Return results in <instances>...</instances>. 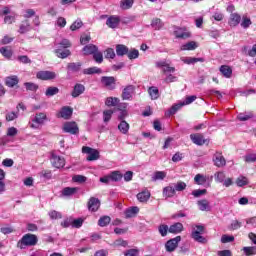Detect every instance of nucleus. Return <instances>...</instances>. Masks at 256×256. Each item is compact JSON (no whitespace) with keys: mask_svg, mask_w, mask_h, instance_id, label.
Segmentation results:
<instances>
[{"mask_svg":"<svg viewBox=\"0 0 256 256\" xmlns=\"http://www.w3.org/2000/svg\"><path fill=\"white\" fill-rule=\"evenodd\" d=\"M39 239L35 234H25L21 240L18 241L17 247L18 249H25V247H34L37 244Z\"/></svg>","mask_w":256,"mask_h":256,"instance_id":"obj_1","label":"nucleus"},{"mask_svg":"<svg viewBox=\"0 0 256 256\" xmlns=\"http://www.w3.org/2000/svg\"><path fill=\"white\" fill-rule=\"evenodd\" d=\"M31 121L30 127H32V129H39V127L44 125L47 121V114L43 112L36 113L35 116L31 118Z\"/></svg>","mask_w":256,"mask_h":256,"instance_id":"obj_2","label":"nucleus"},{"mask_svg":"<svg viewBox=\"0 0 256 256\" xmlns=\"http://www.w3.org/2000/svg\"><path fill=\"white\" fill-rule=\"evenodd\" d=\"M82 153H86L87 161H97L99 159V152L91 147L84 146L82 148Z\"/></svg>","mask_w":256,"mask_h":256,"instance_id":"obj_3","label":"nucleus"},{"mask_svg":"<svg viewBox=\"0 0 256 256\" xmlns=\"http://www.w3.org/2000/svg\"><path fill=\"white\" fill-rule=\"evenodd\" d=\"M180 242L181 236H176L175 238L168 240L165 244L166 251L172 253V251H174L176 247H179Z\"/></svg>","mask_w":256,"mask_h":256,"instance_id":"obj_4","label":"nucleus"},{"mask_svg":"<svg viewBox=\"0 0 256 256\" xmlns=\"http://www.w3.org/2000/svg\"><path fill=\"white\" fill-rule=\"evenodd\" d=\"M64 133H70L71 135H77L79 133V126L75 122H66L63 126Z\"/></svg>","mask_w":256,"mask_h":256,"instance_id":"obj_5","label":"nucleus"},{"mask_svg":"<svg viewBox=\"0 0 256 256\" xmlns=\"http://www.w3.org/2000/svg\"><path fill=\"white\" fill-rule=\"evenodd\" d=\"M212 161L216 167H225L227 165V161L221 152H216L213 155Z\"/></svg>","mask_w":256,"mask_h":256,"instance_id":"obj_6","label":"nucleus"},{"mask_svg":"<svg viewBox=\"0 0 256 256\" xmlns=\"http://www.w3.org/2000/svg\"><path fill=\"white\" fill-rule=\"evenodd\" d=\"M115 77L113 76H103L101 78V83L104 87H107L110 91L115 89Z\"/></svg>","mask_w":256,"mask_h":256,"instance_id":"obj_7","label":"nucleus"},{"mask_svg":"<svg viewBox=\"0 0 256 256\" xmlns=\"http://www.w3.org/2000/svg\"><path fill=\"white\" fill-rule=\"evenodd\" d=\"M51 163L56 169H63L65 167V158L52 154Z\"/></svg>","mask_w":256,"mask_h":256,"instance_id":"obj_8","label":"nucleus"},{"mask_svg":"<svg viewBox=\"0 0 256 256\" xmlns=\"http://www.w3.org/2000/svg\"><path fill=\"white\" fill-rule=\"evenodd\" d=\"M37 79H41L42 81H51V79H55L57 75L55 72L51 71H39L36 74Z\"/></svg>","mask_w":256,"mask_h":256,"instance_id":"obj_9","label":"nucleus"},{"mask_svg":"<svg viewBox=\"0 0 256 256\" xmlns=\"http://www.w3.org/2000/svg\"><path fill=\"white\" fill-rule=\"evenodd\" d=\"M99 207H101V201L98 198L91 197L88 201V211L95 213L99 211Z\"/></svg>","mask_w":256,"mask_h":256,"instance_id":"obj_10","label":"nucleus"},{"mask_svg":"<svg viewBox=\"0 0 256 256\" xmlns=\"http://www.w3.org/2000/svg\"><path fill=\"white\" fill-rule=\"evenodd\" d=\"M174 35L177 39H189L191 37V32L187 28H176L174 30Z\"/></svg>","mask_w":256,"mask_h":256,"instance_id":"obj_11","label":"nucleus"},{"mask_svg":"<svg viewBox=\"0 0 256 256\" xmlns=\"http://www.w3.org/2000/svg\"><path fill=\"white\" fill-rule=\"evenodd\" d=\"M119 23H121V18L119 16H109L108 19L106 20V25L110 29H117L119 27Z\"/></svg>","mask_w":256,"mask_h":256,"instance_id":"obj_12","label":"nucleus"},{"mask_svg":"<svg viewBox=\"0 0 256 256\" xmlns=\"http://www.w3.org/2000/svg\"><path fill=\"white\" fill-rule=\"evenodd\" d=\"M133 93H135V86L128 85L122 91V99L124 101H129L133 97Z\"/></svg>","mask_w":256,"mask_h":256,"instance_id":"obj_13","label":"nucleus"},{"mask_svg":"<svg viewBox=\"0 0 256 256\" xmlns=\"http://www.w3.org/2000/svg\"><path fill=\"white\" fill-rule=\"evenodd\" d=\"M71 115H73V109L69 106H64L57 114V117L62 119H71Z\"/></svg>","mask_w":256,"mask_h":256,"instance_id":"obj_14","label":"nucleus"},{"mask_svg":"<svg viewBox=\"0 0 256 256\" xmlns=\"http://www.w3.org/2000/svg\"><path fill=\"white\" fill-rule=\"evenodd\" d=\"M190 139L195 145L201 146L207 143V139H205V136H203V134H191Z\"/></svg>","mask_w":256,"mask_h":256,"instance_id":"obj_15","label":"nucleus"},{"mask_svg":"<svg viewBox=\"0 0 256 256\" xmlns=\"http://www.w3.org/2000/svg\"><path fill=\"white\" fill-rule=\"evenodd\" d=\"M219 71L226 79H231V77H233V68L229 65L220 66Z\"/></svg>","mask_w":256,"mask_h":256,"instance_id":"obj_16","label":"nucleus"},{"mask_svg":"<svg viewBox=\"0 0 256 256\" xmlns=\"http://www.w3.org/2000/svg\"><path fill=\"white\" fill-rule=\"evenodd\" d=\"M184 229L185 228L183 226V223L176 222V223L172 224L169 227V233H173L174 235H178L179 233H183Z\"/></svg>","mask_w":256,"mask_h":256,"instance_id":"obj_17","label":"nucleus"},{"mask_svg":"<svg viewBox=\"0 0 256 256\" xmlns=\"http://www.w3.org/2000/svg\"><path fill=\"white\" fill-rule=\"evenodd\" d=\"M29 31H31L29 20L22 21L19 25L18 33H20V35H25V33H29Z\"/></svg>","mask_w":256,"mask_h":256,"instance_id":"obj_18","label":"nucleus"},{"mask_svg":"<svg viewBox=\"0 0 256 256\" xmlns=\"http://www.w3.org/2000/svg\"><path fill=\"white\" fill-rule=\"evenodd\" d=\"M137 199L140 203H147L151 199V192L149 190H144L137 194Z\"/></svg>","mask_w":256,"mask_h":256,"instance_id":"obj_19","label":"nucleus"},{"mask_svg":"<svg viewBox=\"0 0 256 256\" xmlns=\"http://www.w3.org/2000/svg\"><path fill=\"white\" fill-rule=\"evenodd\" d=\"M97 51L99 48L95 44H88L83 48L84 55H94Z\"/></svg>","mask_w":256,"mask_h":256,"instance_id":"obj_20","label":"nucleus"},{"mask_svg":"<svg viewBox=\"0 0 256 256\" xmlns=\"http://www.w3.org/2000/svg\"><path fill=\"white\" fill-rule=\"evenodd\" d=\"M197 205L200 211H211V205L207 199L198 200Z\"/></svg>","mask_w":256,"mask_h":256,"instance_id":"obj_21","label":"nucleus"},{"mask_svg":"<svg viewBox=\"0 0 256 256\" xmlns=\"http://www.w3.org/2000/svg\"><path fill=\"white\" fill-rule=\"evenodd\" d=\"M191 237L197 243H201L202 245L207 244V238L203 237V233L192 232Z\"/></svg>","mask_w":256,"mask_h":256,"instance_id":"obj_22","label":"nucleus"},{"mask_svg":"<svg viewBox=\"0 0 256 256\" xmlns=\"http://www.w3.org/2000/svg\"><path fill=\"white\" fill-rule=\"evenodd\" d=\"M83 93H85V86L83 84H76L71 95L76 98L79 97V95H83Z\"/></svg>","mask_w":256,"mask_h":256,"instance_id":"obj_23","label":"nucleus"},{"mask_svg":"<svg viewBox=\"0 0 256 256\" xmlns=\"http://www.w3.org/2000/svg\"><path fill=\"white\" fill-rule=\"evenodd\" d=\"M239 23H241V16L237 13H232L230 15V21H229L230 27H237Z\"/></svg>","mask_w":256,"mask_h":256,"instance_id":"obj_24","label":"nucleus"},{"mask_svg":"<svg viewBox=\"0 0 256 256\" xmlns=\"http://www.w3.org/2000/svg\"><path fill=\"white\" fill-rule=\"evenodd\" d=\"M129 53V48L123 44L116 45V55L118 57H123V55H127Z\"/></svg>","mask_w":256,"mask_h":256,"instance_id":"obj_25","label":"nucleus"},{"mask_svg":"<svg viewBox=\"0 0 256 256\" xmlns=\"http://www.w3.org/2000/svg\"><path fill=\"white\" fill-rule=\"evenodd\" d=\"M183 63H185L186 65H195V63H203V61H205V59L203 58H193V57H185L182 58Z\"/></svg>","mask_w":256,"mask_h":256,"instance_id":"obj_26","label":"nucleus"},{"mask_svg":"<svg viewBox=\"0 0 256 256\" xmlns=\"http://www.w3.org/2000/svg\"><path fill=\"white\" fill-rule=\"evenodd\" d=\"M19 83V78L17 76L6 77L5 84L7 87H15Z\"/></svg>","mask_w":256,"mask_h":256,"instance_id":"obj_27","label":"nucleus"},{"mask_svg":"<svg viewBox=\"0 0 256 256\" xmlns=\"http://www.w3.org/2000/svg\"><path fill=\"white\" fill-rule=\"evenodd\" d=\"M137 213H139V207L137 206L130 207L125 211V215L127 219H131V217H135Z\"/></svg>","mask_w":256,"mask_h":256,"instance_id":"obj_28","label":"nucleus"},{"mask_svg":"<svg viewBox=\"0 0 256 256\" xmlns=\"http://www.w3.org/2000/svg\"><path fill=\"white\" fill-rule=\"evenodd\" d=\"M77 191H79V188L76 187H66L62 190V195L64 197H71V195H75V193H77Z\"/></svg>","mask_w":256,"mask_h":256,"instance_id":"obj_29","label":"nucleus"},{"mask_svg":"<svg viewBox=\"0 0 256 256\" xmlns=\"http://www.w3.org/2000/svg\"><path fill=\"white\" fill-rule=\"evenodd\" d=\"M118 130L123 135H127V133H129V123H127L125 120H122L118 125Z\"/></svg>","mask_w":256,"mask_h":256,"instance_id":"obj_30","label":"nucleus"},{"mask_svg":"<svg viewBox=\"0 0 256 256\" xmlns=\"http://www.w3.org/2000/svg\"><path fill=\"white\" fill-rule=\"evenodd\" d=\"M197 47V43L195 41L188 42L186 44H183L180 47L181 51H195V48Z\"/></svg>","mask_w":256,"mask_h":256,"instance_id":"obj_31","label":"nucleus"},{"mask_svg":"<svg viewBox=\"0 0 256 256\" xmlns=\"http://www.w3.org/2000/svg\"><path fill=\"white\" fill-rule=\"evenodd\" d=\"M84 75H95L96 74H101L103 73V70H101L100 68L97 67H90V68H86L83 70Z\"/></svg>","mask_w":256,"mask_h":256,"instance_id":"obj_32","label":"nucleus"},{"mask_svg":"<svg viewBox=\"0 0 256 256\" xmlns=\"http://www.w3.org/2000/svg\"><path fill=\"white\" fill-rule=\"evenodd\" d=\"M163 21L159 18H154L151 22V27L155 29V31H159L160 29H163Z\"/></svg>","mask_w":256,"mask_h":256,"instance_id":"obj_33","label":"nucleus"},{"mask_svg":"<svg viewBox=\"0 0 256 256\" xmlns=\"http://www.w3.org/2000/svg\"><path fill=\"white\" fill-rule=\"evenodd\" d=\"M181 107H183V104L178 103L173 105L168 112H166V117H171V115H175V113H177L179 111V109H181Z\"/></svg>","mask_w":256,"mask_h":256,"instance_id":"obj_34","label":"nucleus"},{"mask_svg":"<svg viewBox=\"0 0 256 256\" xmlns=\"http://www.w3.org/2000/svg\"><path fill=\"white\" fill-rule=\"evenodd\" d=\"M148 93L152 100L159 99V89L155 86L148 88Z\"/></svg>","mask_w":256,"mask_h":256,"instance_id":"obj_35","label":"nucleus"},{"mask_svg":"<svg viewBox=\"0 0 256 256\" xmlns=\"http://www.w3.org/2000/svg\"><path fill=\"white\" fill-rule=\"evenodd\" d=\"M68 71H71L72 73H77L78 71H81V63L80 62H73L69 63L67 66Z\"/></svg>","mask_w":256,"mask_h":256,"instance_id":"obj_36","label":"nucleus"},{"mask_svg":"<svg viewBox=\"0 0 256 256\" xmlns=\"http://www.w3.org/2000/svg\"><path fill=\"white\" fill-rule=\"evenodd\" d=\"M253 117V112H245L238 114L237 119L239 121H249V119H253Z\"/></svg>","mask_w":256,"mask_h":256,"instance_id":"obj_37","label":"nucleus"},{"mask_svg":"<svg viewBox=\"0 0 256 256\" xmlns=\"http://www.w3.org/2000/svg\"><path fill=\"white\" fill-rule=\"evenodd\" d=\"M194 181L196 185H205V183H207V176L203 174H197L194 177Z\"/></svg>","mask_w":256,"mask_h":256,"instance_id":"obj_38","label":"nucleus"},{"mask_svg":"<svg viewBox=\"0 0 256 256\" xmlns=\"http://www.w3.org/2000/svg\"><path fill=\"white\" fill-rule=\"evenodd\" d=\"M55 54L57 55V57H59V59H67V57L71 55V51L69 50L62 51L61 49H56Z\"/></svg>","mask_w":256,"mask_h":256,"instance_id":"obj_39","label":"nucleus"},{"mask_svg":"<svg viewBox=\"0 0 256 256\" xmlns=\"http://www.w3.org/2000/svg\"><path fill=\"white\" fill-rule=\"evenodd\" d=\"M0 53L5 57L6 59H11L13 57V51L9 47H2L0 49Z\"/></svg>","mask_w":256,"mask_h":256,"instance_id":"obj_40","label":"nucleus"},{"mask_svg":"<svg viewBox=\"0 0 256 256\" xmlns=\"http://www.w3.org/2000/svg\"><path fill=\"white\" fill-rule=\"evenodd\" d=\"M176 191L173 186H168L163 189V195L164 197H173L175 195Z\"/></svg>","mask_w":256,"mask_h":256,"instance_id":"obj_41","label":"nucleus"},{"mask_svg":"<svg viewBox=\"0 0 256 256\" xmlns=\"http://www.w3.org/2000/svg\"><path fill=\"white\" fill-rule=\"evenodd\" d=\"M158 232L160 233L161 237H167V233H169V226L166 224H160L158 226Z\"/></svg>","mask_w":256,"mask_h":256,"instance_id":"obj_42","label":"nucleus"},{"mask_svg":"<svg viewBox=\"0 0 256 256\" xmlns=\"http://www.w3.org/2000/svg\"><path fill=\"white\" fill-rule=\"evenodd\" d=\"M110 179L115 182L121 181V179H123V174L119 171H113L110 173Z\"/></svg>","mask_w":256,"mask_h":256,"instance_id":"obj_43","label":"nucleus"},{"mask_svg":"<svg viewBox=\"0 0 256 256\" xmlns=\"http://www.w3.org/2000/svg\"><path fill=\"white\" fill-rule=\"evenodd\" d=\"M111 223V217L103 216L98 220V225L100 227H107Z\"/></svg>","mask_w":256,"mask_h":256,"instance_id":"obj_44","label":"nucleus"},{"mask_svg":"<svg viewBox=\"0 0 256 256\" xmlns=\"http://www.w3.org/2000/svg\"><path fill=\"white\" fill-rule=\"evenodd\" d=\"M59 93V88L57 87H48L46 89L45 95L46 97H53V95H57Z\"/></svg>","mask_w":256,"mask_h":256,"instance_id":"obj_45","label":"nucleus"},{"mask_svg":"<svg viewBox=\"0 0 256 256\" xmlns=\"http://www.w3.org/2000/svg\"><path fill=\"white\" fill-rule=\"evenodd\" d=\"M120 7L124 10L131 9L133 7V0H122Z\"/></svg>","mask_w":256,"mask_h":256,"instance_id":"obj_46","label":"nucleus"},{"mask_svg":"<svg viewBox=\"0 0 256 256\" xmlns=\"http://www.w3.org/2000/svg\"><path fill=\"white\" fill-rule=\"evenodd\" d=\"M24 87L26 88V91H37V89H39V86L33 82L24 83Z\"/></svg>","mask_w":256,"mask_h":256,"instance_id":"obj_47","label":"nucleus"},{"mask_svg":"<svg viewBox=\"0 0 256 256\" xmlns=\"http://www.w3.org/2000/svg\"><path fill=\"white\" fill-rule=\"evenodd\" d=\"M249 181L247 180V177L245 176H240L236 180V185L238 187H244V185H248Z\"/></svg>","mask_w":256,"mask_h":256,"instance_id":"obj_48","label":"nucleus"},{"mask_svg":"<svg viewBox=\"0 0 256 256\" xmlns=\"http://www.w3.org/2000/svg\"><path fill=\"white\" fill-rule=\"evenodd\" d=\"M111 117H113V110H105L103 112L104 123H109V121H111Z\"/></svg>","mask_w":256,"mask_h":256,"instance_id":"obj_49","label":"nucleus"},{"mask_svg":"<svg viewBox=\"0 0 256 256\" xmlns=\"http://www.w3.org/2000/svg\"><path fill=\"white\" fill-rule=\"evenodd\" d=\"M105 103L107 107H115L119 103V98L108 97Z\"/></svg>","mask_w":256,"mask_h":256,"instance_id":"obj_50","label":"nucleus"},{"mask_svg":"<svg viewBox=\"0 0 256 256\" xmlns=\"http://www.w3.org/2000/svg\"><path fill=\"white\" fill-rule=\"evenodd\" d=\"M165 177H166L165 172L158 171L152 177V181H163V179H165Z\"/></svg>","mask_w":256,"mask_h":256,"instance_id":"obj_51","label":"nucleus"},{"mask_svg":"<svg viewBox=\"0 0 256 256\" xmlns=\"http://www.w3.org/2000/svg\"><path fill=\"white\" fill-rule=\"evenodd\" d=\"M105 59H115V50L113 48H108L104 51Z\"/></svg>","mask_w":256,"mask_h":256,"instance_id":"obj_52","label":"nucleus"},{"mask_svg":"<svg viewBox=\"0 0 256 256\" xmlns=\"http://www.w3.org/2000/svg\"><path fill=\"white\" fill-rule=\"evenodd\" d=\"M175 191H185L187 189V184L185 182L179 181L174 184Z\"/></svg>","mask_w":256,"mask_h":256,"instance_id":"obj_53","label":"nucleus"},{"mask_svg":"<svg viewBox=\"0 0 256 256\" xmlns=\"http://www.w3.org/2000/svg\"><path fill=\"white\" fill-rule=\"evenodd\" d=\"M93 59L96 63H103V53H101L99 50L94 52Z\"/></svg>","mask_w":256,"mask_h":256,"instance_id":"obj_54","label":"nucleus"},{"mask_svg":"<svg viewBox=\"0 0 256 256\" xmlns=\"http://www.w3.org/2000/svg\"><path fill=\"white\" fill-rule=\"evenodd\" d=\"M72 181L74 183H85V181H87V177H85L83 175H74L72 177Z\"/></svg>","mask_w":256,"mask_h":256,"instance_id":"obj_55","label":"nucleus"},{"mask_svg":"<svg viewBox=\"0 0 256 256\" xmlns=\"http://www.w3.org/2000/svg\"><path fill=\"white\" fill-rule=\"evenodd\" d=\"M83 27V21L81 20H76L71 26L70 30L71 31H77V29H81Z\"/></svg>","mask_w":256,"mask_h":256,"instance_id":"obj_56","label":"nucleus"},{"mask_svg":"<svg viewBox=\"0 0 256 256\" xmlns=\"http://www.w3.org/2000/svg\"><path fill=\"white\" fill-rule=\"evenodd\" d=\"M251 23L252 22L250 18H247V16H243L241 27H243V29H249V26L251 25Z\"/></svg>","mask_w":256,"mask_h":256,"instance_id":"obj_57","label":"nucleus"},{"mask_svg":"<svg viewBox=\"0 0 256 256\" xmlns=\"http://www.w3.org/2000/svg\"><path fill=\"white\" fill-rule=\"evenodd\" d=\"M243 251H244L246 256L256 255L255 247H244Z\"/></svg>","mask_w":256,"mask_h":256,"instance_id":"obj_58","label":"nucleus"},{"mask_svg":"<svg viewBox=\"0 0 256 256\" xmlns=\"http://www.w3.org/2000/svg\"><path fill=\"white\" fill-rule=\"evenodd\" d=\"M194 197H201L203 195H207V189H197L192 192Z\"/></svg>","mask_w":256,"mask_h":256,"instance_id":"obj_59","label":"nucleus"},{"mask_svg":"<svg viewBox=\"0 0 256 256\" xmlns=\"http://www.w3.org/2000/svg\"><path fill=\"white\" fill-rule=\"evenodd\" d=\"M215 180L218 181V183H223L225 181V173L224 172H217L214 175Z\"/></svg>","mask_w":256,"mask_h":256,"instance_id":"obj_60","label":"nucleus"},{"mask_svg":"<svg viewBox=\"0 0 256 256\" xmlns=\"http://www.w3.org/2000/svg\"><path fill=\"white\" fill-rule=\"evenodd\" d=\"M129 59H137L139 57V50L133 49L132 51L127 53Z\"/></svg>","mask_w":256,"mask_h":256,"instance_id":"obj_61","label":"nucleus"},{"mask_svg":"<svg viewBox=\"0 0 256 256\" xmlns=\"http://www.w3.org/2000/svg\"><path fill=\"white\" fill-rule=\"evenodd\" d=\"M82 225H83V219L82 218L72 220V227H75L76 229H79V227H82Z\"/></svg>","mask_w":256,"mask_h":256,"instance_id":"obj_62","label":"nucleus"},{"mask_svg":"<svg viewBox=\"0 0 256 256\" xmlns=\"http://www.w3.org/2000/svg\"><path fill=\"white\" fill-rule=\"evenodd\" d=\"M49 217L52 219H61L62 215L60 212L53 210L49 212Z\"/></svg>","mask_w":256,"mask_h":256,"instance_id":"obj_63","label":"nucleus"},{"mask_svg":"<svg viewBox=\"0 0 256 256\" xmlns=\"http://www.w3.org/2000/svg\"><path fill=\"white\" fill-rule=\"evenodd\" d=\"M125 256H138L139 250L137 249H130L124 253Z\"/></svg>","mask_w":256,"mask_h":256,"instance_id":"obj_64","label":"nucleus"}]
</instances>
